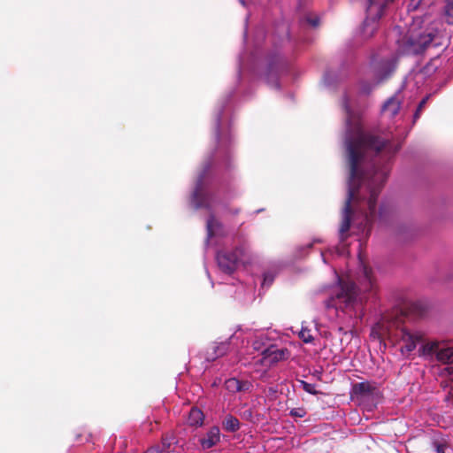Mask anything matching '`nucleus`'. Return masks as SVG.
Here are the masks:
<instances>
[{"label":"nucleus","mask_w":453,"mask_h":453,"mask_svg":"<svg viewBox=\"0 0 453 453\" xmlns=\"http://www.w3.org/2000/svg\"><path fill=\"white\" fill-rule=\"evenodd\" d=\"M343 107L346 112L347 138L346 147L349 166V180L348 197L345 201L343 219L340 226V234L343 235L349 230L352 215H360V228L369 234L372 224L378 219L384 221L388 210L385 204H380L376 210L377 199L387 181L389 173L388 163L382 165L374 164L371 171L365 174L359 170V165L366 152L379 154L383 151V157H391L398 149L391 150L387 141L377 135L365 133L359 123H352V114L345 99Z\"/></svg>","instance_id":"nucleus-1"},{"label":"nucleus","mask_w":453,"mask_h":453,"mask_svg":"<svg viewBox=\"0 0 453 453\" xmlns=\"http://www.w3.org/2000/svg\"><path fill=\"white\" fill-rule=\"evenodd\" d=\"M377 291L378 285L372 269L364 266L359 286L349 280H341L339 291L326 302V306L337 309L343 304L344 308H355L374 297Z\"/></svg>","instance_id":"nucleus-2"},{"label":"nucleus","mask_w":453,"mask_h":453,"mask_svg":"<svg viewBox=\"0 0 453 453\" xmlns=\"http://www.w3.org/2000/svg\"><path fill=\"white\" fill-rule=\"evenodd\" d=\"M380 337H387L393 343H402L400 351L409 355L424 342L425 334L418 330H411L403 323L402 318L394 315H385L372 329Z\"/></svg>","instance_id":"nucleus-3"},{"label":"nucleus","mask_w":453,"mask_h":453,"mask_svg":"<svg viewBox=\"0 0 453 453\" xmlns=\"http://www.w3.org/2000/svg\"><path fill=\"white\" fill-rule=\"evenodd\" d=\"M394 0H367L366 18L362 26L365 38L372 37L378 28V21L383 15L384 10Z\"/></svg>","instance_id":"nucleus-4"},{"label":"nucleus","mask_w":453,"mask_h":453,"mask_svg":"<svg viewBox=\"0 0 453 453\" xmlns=\"http://www.w3.org/2000/svg\"><path fill=\"white\" fill-rule=\"evenodd\" d=\"M418 354L425 357L435 356L438 362L453 364V346L438 341L423 343L418 349Z\"/></svg>","instance_id":"nucleus-5"},{"label":"nucleus","mask_w":453,"mask_h":453,"mask_svg":"<svg viewBox=\"0 0 453 453\" xmlns=\"http://www.w3.org/2000/svg\"><path fill=\"white\" fill-rule=\"evenodd\" d=\"M434 37L432 32H416L412 29L404 40V50L408 54H420L430 45Z\"/></svg>","instance_id":"nucleus-6"},{"label":"nucleus","mask_w":453,"mask_h":453,"mask_svg":"<svg viewBox=\"0 0 453 453\" xmlns=\"http://www.w3.org/2000/svg\"><path fill=\"white\" fill-rule=\"evenodd\" d=\"M244 247H237L233 252H219L217 255V262L220 270L227 274L233 273L239 262L244 257Z\"/></svg>","instance_id":"nucleus-7"},{"label":"nucleus","mask_w":453,"mask_h":453,"mask_svg":"<svg viewBox=\"0 0 453 453\" xmlns=\"http://www.w3.org/2000/svg\"><path fill=\"white\" fill-rule=\"evenodd\" d=\"M210 165H208L203 173L199 176L196 188L193 193V201L196 208H211V198L208 194H204L203 191V180L206 172L209 170Z\"/></svg>","instance_id":"nucleus-8"},{"label":"nucleus","mask_w":453,"mask_h":453,"mask_svg":"<svg viewBox=\"0 0 453 453\" xmlns=\"http://www.w3.org/2000/svg\"><path fill=\"white\" fill-rule=\"evenodd\" d=\"M396 59L389 58L382 59L375 68V75L378 82L383 81L389 78L396 69Z\"/></svg>","instance_id":"nucleus-9"},{"label":"nucleus","mask_w":453,"mask_h":453,"mask_svg":"<svg viewBox=\"0 0 453 453\" xmlns=\"http://www.w3.org/2000/svg\"><path fill=\"white\" fill-rule=\"evenodd\" d=\"M378 392L374 382L362 381L352 386V395L357 399H366L372 397Z\"/></svg>","instance_id":"nucleus-10"},{"label":"nucleus","mask_w":453,"mask_h":453,"mask_svg":"<svg viewBox=\"0 0 453 453\" xmlns=\"http://www.w3.org/2000/svg\"><path fill=\"white\" fill-rule=\"evenodd\" d=\"M263 355L264 358L266 359L270 365H273L288 359L290 356V352L287 348L277 349L274 346H271L263 351Z\"/></svg>","instance_id":"nucleus-11"},{"label":"nucleus","mask_w":453,"mask_h":453,"mask_svg":"<svg viewBox=\"0 0 453 453\" xmlns=\"http://www.w3.org/2000/svg\"><path fill=\"white\" fill-rule=\"evenodd\" d=\"M220 441V432L218 426H212L204 435L199 440L203 449H208L217 445Z\"/></svg>","instance_id":"nucleus-12"},{"label":"nucleus","mask_w":453,"mask_h":453,"mask_svg":"<svg viewBox=\"0 0 453 453\" xmlns=\"http://www.w3.org/2000/svg\"><path fill=\"white\" fill-rule=\"evenodd\" d=\"M229 350L228 342H220L219 344H212L205 352V358L207 361H214L216 358L226 355Z\"/></svg>","instance_id":"nucleus-13"},{"label":"nucleus","mask_w":453,"mask_h":453,"mask_svg":"<svg viewBox=\"0 0 453 453\" xmlns=\"http://www.w3.org/2000/svg\"><path fill=\"white\" fill-rule=\"evenodd\" d=\"M401 103L395 97H390L383 105L382 111L388 113L389 117H395L400 111Z\"/></svg>","instance_id":"nucleus-14"},{"label":"nucleus","mask_w":453,"mask_h":453,"mask_svg":"<svg viewBox=\"0 0 453 453\" xmlns=\"http://www.w3.org/2000/svg\"><path fill=\"white\" fill-rule=\"evenodd\" d=\"M204 415L203 411L197 408H192L188 418V424L191 426H200L203 425Z\"/></svg>","instance_id":"nucleus-15"},{"label":"nucleus","mask_w":453,"mask_h":453,"mask_svg":"<svg viewBox=\"0 0 453 453\" xmlns=\"http://www.w3.org/2000/svg\"><path fill=\"white\" fill-rule=\"evenodd\" d=\"M222 425H223V428L226 432L234 433V432H236L237 430H239V428H240V422H239L238 418L232 415H227L225 418Z\"/></svg>","instance_id":"nucleus-16"},{"label":"nucleus","mask_w":453,"mask_h":453,"mask_svg":"<svg viewBox=\"0 0 453 453\" xmlns=\"http://www.w3.org/2000/svg\"><path fill=\"white\" fill-rule=\"evenodd\" d=\"M444 19L447 24L453 25V0H445Z\"/></svg>","instance_id":"nucleus-17"},{"label":"nucleus","mask_w":453,"mask_h":453,"mask_svg":"<svg viewBox=\"0 0 453 453\" xmlns=\"http://www.w3.org/2000/svg\"><path fill=\"white\" fill-rule=\"evenodd\" d=\"M221 224L215 219L213 215H211L207 220V233L208 237L211 238L215 234V228L220 227Z\"/></svg>","instance_id":"nucleus-18"},{"label":"nucleus","mask_w":453,"mask_h":453,"mask_svg":"<svg viewBox=\"0 0 453 453\" xmlns=\"http://www.w3.org/2000/svg\"><path fill=\"white\" fill-rule=\"evenodd\" d=\"M426 4L424 0H409L407 5V11L409 12H417L418 10H423Z\"/></svg>","instance_id":"nucleus-19"},{"label":"nucleus","mask_w":453,"mask_h":453,"mask_svg":"<svg viewBox=\"0 0 453 453\" xmlns=\"http://www.w3.org/2000/svg\"><path fill=\"white\" fill-rule=\"evenodd\" d=\"M299 338L305 343H310L313 341V336L311 333V330L307 327H302L299 332Z\"/></svg>","instance_id":"nucleus-20"},{"label":"nucleus","mask_w":453,"mask_h":453,"mask_svg":"<svg viewBox=\"0 0 453 453\" xmlns=\"http://www.w3.org/2000/svg\"><path fill=\"white\" fill-rule=\"evenodd\" d=\"M226 388L231 393L238 392V379L230 378L225 382Z\"/></svg>","instance_id":"nucleus-21"},{"label":"nucleus","mask_w":453,"mask_h":453,"mask_svg":"<svg viewBox=\"0 0 453 453\" xmlns=\"http://www.w3.org/2000/svg\"><path fill=\"white\" fill-rule=\"evenodd\" d=\"M253 388V385L249 380H238V392H249Z\"/></svg>","instance_id":"nucleus-22"},{"label":"nucleus","mask_w":453,"mask_h":453,"mask_svg":"<svg viewBox=\"0 0 453 453\" xmlns=\"http://www.w3.org/2000/svg\"><path fill=\"white\" fill-rule=\"evenodd\" d=\"M301 384H302V388L303 389L309 393V394H311V395H318L319 392L316 390V386L314 384H311V383H308L304 380H302L301 381Z\"/></svg>","instance_id":"nucleus-23"},{"label":"nucleus","mask_w":453,"mask_h":453,"mask_svg":"<svg viewBox=\"0 0 453 453\" xmlns=\"http://www.w3.org/2000/svg\"><path fill=\"white\" fill-rule=\"evenodd\" d=\"M427 100H428V96H426L425 98H423V99L419 102V104H418V107H417V110H416V111H415V113H414V115H413V120H414V121H416V120L420 117L421 111H422L423 108L425 107V105H426V104Z\"/></svg>","instance_id":"nucleus-24"},{"label":"nucleus","mask_w":453,"mask_h":453,"mask_svg":"<svg viewBox=\"0 0 453 453\" xmlns=\"http://www.w3.org/2000/svg\"><path fill=\"white\" fill-rule=\"evenodd\" d=\"M306 412L303 408H295L290 411V415L292 417L303 418Z\"/></svg>","instance_id":"nucleus-25"},{"label":"nucleus","mask_w":453,"mask_h":453,"mask_svg":"<svg viewBox=\"0 0 453 453\" xmlns=\"http://www.w3.org/2000/svg\"><path fill=\"white\" fill-rule=\"evenodd\" d=\"M171 444H172L171 438L168 436H164L162 438V447H160L162 451L167 450L170 448Z\"/></svg>","instance_id":"nucleus-26"},{"label":"nucleus","mask_w":453,"mask_h":453,"mask_svg":"<svg viewBox=\"0 0 453 453\" xmlns=\"http://www.w3.org/2000/svg\"><path fill=\"white\" fill-rule=\"evenodd\" d=\"M372 86L369 85L368 83L363 82L361 84V91L364 94H369L372 91Z\"/></svg>","instance_id":"nucleus-27"},{"label":"nucleus","mask_w":453,"mask_h":453,"mask_svg":"<svg viewBox=\"0 0 453 453\" xmlns=\"http://www.w3.org/2000/svg\"><path fill=\"white\" fill-rule=\"evenodd\" d=\"M306 20H307V22H308L311 26H312V27H317V26H319V19L318 18H316V17H315V18H311V17H309V18H307V19H306Z\"/></svg>","instance_id":"nucleus-28"},{"label":"nucleus","mask_w":453,"mask_h":453,"mask_svg":"<svg viewBox=\"0 0 453 453\" xmlns=\"http://www.w3.org/2000/svg\"><path fill=\"white\" fill-rule=\"evenodd\" d=\"M146 452L147 453H161L162 449H161L160 446L156 445V446H152L150 449H148V450Z\"/></svg>","instance_id":"nucleus-29"},{"label":"nucleus","mask_w":453,"mask_h":453,"mask_svg":"<svg viewBox=\"0 0 453 453\" xmlns=\"http://www.w3.org/2000/svg\"><path fill=\"white\" fill-rule=\"evenodd\" d=\"M435 449L437 453H445L446 446L444 444L438 443L436 444Z\"/></svg>","instance_id":"nucleus-30"},{"label":"nucleus","mask_w":453,"mask_h":453,"mask_svg":"<svg viewBox=\"0 0 453 453\" xmlns=\"http://www.w3.org/2000/svg\"><path fill=\"white\" fill-rule=\"evenodd\" d=\"M446 370H447L449 375L450 376V378L453 380V367H448Z\"/></svg>","instance_id":"nucleus-31"},{"label":"nucleus","mask_w":453,"mask_h":453,"mask_svg":"<svg viewBox=\"0 0 453 453\" xmlns=\"http://www.w3.org/2000/svg\"><path fill=\"white\" fill-rule=\"evenodd\" d=\"M238 212H239V210H238V209H236V210H234V214H237Z\"/></svg>","instance_id":"nucleus-32"},{"label":"nucleus","mask_w":453,"mask_h":453,"mask_svg":"<svg viewBox=\"0 0 453 453\" xmlns=\"http://www.w3.org/2000/svg\"><path fill=\"white\" fill-rule=\"evenodd\" d=\"M144 453H147V452H144Z\"/></svg>","instance_id":"nucleus-33"}]
</instances>
